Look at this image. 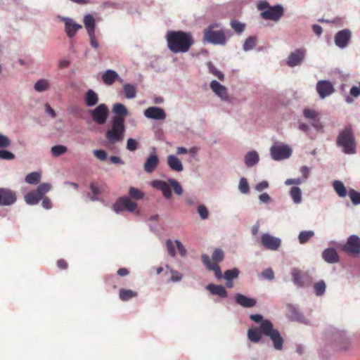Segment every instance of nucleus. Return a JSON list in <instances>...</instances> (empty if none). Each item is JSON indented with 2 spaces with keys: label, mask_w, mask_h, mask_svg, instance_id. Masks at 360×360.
Here are the masks:
<instances>
[{
  "label": "nucleus",
  "mask_w": 360,
  "mask_h": 360,
  "mask_svg": "<svg viewBox=\"0 0 360 360\" xmlns=\"http://www.w3.org/2000/svg\"><path fill=\"white\" fill-rule=\"evenodd\" d=\"M123 90L127 98L131 99L136 97V89L133 85L126 84L123 86Z\"/></svg>",
  "instance_id": "e433bc0d"
},
{
  "label": "nucleus",
  "mask_w": 360,
  "mask_h": 360,
  "mask_svg": "<svg viewBox=\"0 0 360 360\" xmlns=\"http://www.w3.org/2000/svg\"><path fill=\"white\" fill-rule=\"evenodd\" d=\"M348 195L351 199L353 205H357L360 204V193L357 192L353 188H351L348 191Z\"/></svg>",
  "instance_id": "a18cd8bd"
},
{
  "label": "nucleus",
  "mask_w": 360,
  "mask_h": 360,
  "mask_svg": "<svg viewBox=\"0 0 360 360\" xmlns=\"http://www.w3.org/2000/svg\"><path fill=\"white\" fill-rule=\"evenodd\" d=\"M51 188V186L50 184L49 183H42L41 184L37 190H35L39 194V195L43 198L44 197V195L50 191Z\"/></svg>",
  "instance_id": "8fccbe9b"
},
{
  "label": "nucleus",
  "mask_w": 360,
  "mask_h": 360,
  "mask_svg": "<svg viewBox=\"0 0 360 360\" xmlns=\"http://www.w3.org/2000/svg\"><path fill=\"white\" fill-rule=\"evenodd\" d=\"M15 155L9 151L5 150H0V159L3 160H13Z\"/></svg>",
  "instance_id": "052dcab7"
},
{
  "label": "nucleus",
  "mask_w": 360,
  "mask_h": 360,
  "mask_svg": "<svg viewBox=\"0 0 360 360\" xmlns=\"http://www.w3.org/2000/svg\"><path fill=\"white\" fill-rule=\"evenodd\" d=\"M303 115L307 119L317 122L319 121V114L314 110L306 108L303 110Z\"/></svg>",
  "instance_id": "58836bf2"
},
{
  "label": "nucleus",
  "mask_w": 360,
  "mask_h": 360,
  "mask_svg": "<svg viewBox=\"0 0 360 360\" xmlns=\"http://www.w3.org/2000/svg\"><path fill=\"white\" fill-rule=\"evenodd\" d=\"M84 23L88 34L95 32V20L91 15H85Z\"/></svg>",
  "instance_id": "72a5a7b5"
},
{
  "label": "nucleus",
  "mask_w": 360,
  "mask_h": 360,
  "mask_svg": "<svg viewBox=\"0 0 360 360\" xmlns=\"http://www.w3.org/2000/svg\"><path fill=\"white\" fill-rule=\"evenodd\" d=\"M63 20L65 25V32L70 38L73 37L76 32L82 28L81 25L74 22L72 19L65 18Z\"/></svg>",
  "instance_id": "4be33fe9"
},
{
  "label": "nucleus",
  "mask_w": 360,
  "mask_h": 360,
  "mask_svg": "<svg viewBox=\"0 0 360 360\" xmlns=\"http://www.w3.org/2000/svg\"><path fill=\"white\" fill-rule=\"evenodd\" d=\"M351 37L352 33L350 30L347 29L340 30L335 35V45L341 49L345 48L348 45Z\"/></svg>",
  "instance_id": "f3484780"
},
{
  "label": "nucleus",
  "mask_w": 360,
  "mask_h": 360,
  "mask_svg": "<svg viewBox=\"0 0 360 360\" xmlns=\"http://www.w3.org/2000/svg\"><path fill=\"white\" fill-rule=\"evenodd\" d=\"M118 77V74L115 70H108L103 74L102 80L105 84L112 85Z\"/></svg>",
  "instance_id": "bb28decb"
},
{
  "label": "nucleus",
  "mask_w": 360,
  "mask_h": 360,
  "mask_svg": "<svg viewBox=\"0 0 360 360\" xmlns=\"http://www.w3.org/2000/svg\"><path fill=\"white\" fill-rule=\"evenodd\" d=\"M239 274V271L238 269L234 268L233 269L227 270L224 272V278L227 281H230L234 278H238Z\"/></svg>",
  "instance_id": "de8ad7c7"
},
{
  "label": "nucleus",
  "mask_w": 360,
  "mask_h": 360,
  "mask_svg": "<svg viewBox=\"0 0 360 360\" xmlns=\"http://www.w3.org/2000/svg\"><path fill=\"white\" fill-rule=\"evenodd\" d=\"M284 10L281 5H276L269 7V9L262 11L260 16L262 19L278 21L283 15Z\"/></svg>",
  "instance_id": "9b49d317"
},
{
  "label": "nucleus",
  "mask_w": 360,
  "mask_h": 360,
  "mask_svg": "<svg viewBox=\"0 0 360 360\" xmlns=\"http://www.w3.org/2000/svg\"><path fill=\"white\" fill-rule=\"evenodd\" d=\"M271 158L274 160H280L288 158L292 153V150L287 145L274 144L270 149Z\"/></svg>",
  "instance_id": "1a4fd4ad"
},
{
  "label": "nucleus",
  "mask_w": 360,
  "mask_h": 360,
  "mask_svg": "<svg viewBox=\"0 0 360 360\" xmlns=\"http://www.w3.org/2000/svg\"><path fill=\"white\" fill-rule=\"evenodd\" d=\"M269 7H271V6L266 1H261L257 4L258 10L262 11L269 9Z\"/></svg>",
  "instance_id": "338daca9"
},
{
  "label": "nucleus",
  "mask_w": 360,
  "mask_h": 360,
  "mask_svg": "<svg viewBox=\"0 0 360 360\" xmlns=\"http://www.w3.org/2000/svg\"><path fill=\"white\" fill-rule=\"evenodd\" d=\"M152 186L160 190L162 193L164 197L167 199H169L172 197V191L170 186L173 188L174 193L176 195H181L183 193V188L179 181L174 179H169L168 182L161 181V180H155L152 182Z\"/></svg>",
  "instance_id": "39448f33"
},
{
  "label": "nucleus",
  "mask_w": 360,
  "mask_h": 360,
  "mask_svg": "<svg viewBox=\"0 0 360 360\" xmlns=\"http://www.w3.org/2000/svg\"><path fill=\"white\" fill-rule=\"evenodd\" d=\"M337 346L341 351H347L351 347V342L347 338H342L338 341Z\"/></svg>",
  "instance_id": "ea45409f"
},
{
  "label": "nucleus",
  "mask_w": 360,
  "mask_h": 360,
  "mask_svg": "<svg viewBox=\"0 0 360 360\" xmlns=\"http://www.w3.org/2000/svg\"><path fill=\"white\" fill-rule=\"evenodd\" d=\"M256 40L255 37H249L243 44V49L246 51L252 49L256 45Z\"/></svg>",
  "instance_id": "3c124183"
},
{
  "label": "nucleus",
  "mask_w": 360,
  "mask_h": 360,
  "mask_svg": "<svg viewBox=\"0 0 360 360\" xmlns=\"http://www.w3.org/2000/svg\"><path fill=\"white\" fill-rule=\"evenodd\" d=\"M262 333L259 330V328H250L248 330V338L252 342H258L262 339Z\"/></svg>",
  "instance_id": "2f4dec72"
},
{
  "label": "nucleus",
  "mask_w": 360,
  "mask_h": 360,
  "mask_svg": "<svg viewBox=\"0 0 360 360\" xmlns=\"http://www.w3.org/2000/svg\"><path fill=\"white\" fill-rule=\"evenodd\" d=\"M259 161V156L256 151H251L245 156V163L248 167H252Z\"/></svg>",
  "instance_id": "473e14b6"
},
{
  "label": "nucleus",
  "mask_w": 360,
  "mask_h": 360,
  "mask_svg": "<svg viewBox=\"0 0 360 360\" xmlns=\"http://www.w3.org/2000/svg\"><path fill=\"white\" fill-rule=\"evenodd\" d=\"M269 187V184L267 181H261L259 183H258L256 186H255V189L259 191V192H261L263 190Z\"/></svg>",
  "instance_id": "69168bd1"
},
{
  "label": "nucleus",
  "mask_w": 360,
  "mask_h": 360,
  "mask_svg": "<svg viewBox=\"0 0 360 360\" xmlns=\"http://www.w3.org/2000/svg\"><path fill=\"white\" fill-rule=\"evenodd\" d=\"M326 285L323 281H319L314 285V289L317 296L323 295L326 291Z\"/></svg>",
  "instance_id": "a19ab883"
},
{
  "label": "nucleus",
  "mask_w": 360,
  "mask_h": 360,
  "mask_svg": "<svg viewBox=\"0 0 360 360\" xmlns=\"http://www.w3.org/2000/svg\"><path fill=\"white\" fill-rule=\"evenodd\" d=\"M261 244L267 250L276 251L279 249L281 240L269 233H264L261 236Z\"/></svg>",
  "instance_id": "2eb2a0df"
},
{
  "label": "nucleus",
  "mask_w": 360,
  "mask_h": 360,
  "mask_svg": "<svg viewBox=\"0 0 360 360\" xmlns=\"http://www.w3.org/2000/svg\"><path fill=\"white\" fill-rule=\"evenodd\" d=\"M166 39L167 46L173 53H186L194 44L191 33L184 31H169Z\"/></svg>",
  "instance_id": "f257e3e1"
},
{
  "label": "nucleus",
  "mask_w": 360,
  "mask_h": 360,
  "mask_svg": "<svg viewBox=\"0 0 360 360\" xmlns=\"http://www.w3.org/2000/svg\"><path fill=\"white\" fill-rule=\"evenodd\" d=\"M125 132L124 121L122 117H113L112 119V126L105 134V138L111 143H115L124 139Z\"/></svg>",
  "instance_id": "20e7f679"
},
{
  "label": "nucleus",
  "mask_w": 360,
  "mask_h": 360,
  "mask_svg": "<svg viewBox=\"0 0 360 360\" xmlns=\"http://www.w3.org/2000/svg\"><path fill=\"white\" fill-rule=\"evenodd\" d=\"M42 200V206L45 209H51L52 207V202L51 200L47 197H43Z\"/></svg>",
  "instance_id": "774afa93"
},
{
  "label": "nucleus",
  "mask_w": 360,
  "mask_h": 360,
  "mask_svg": "<svg viewBox=\"0 0 360 360\" xmlns=\"http://www.w3.org/2000/svg\"><path fill=\"white\" fill-rule=\"evenodd\" d=\"M224 257V252L221 249H216L214 252L212 253V259L214 262H215L217 264V262H219L223 260Z\"/></svg>",
  "instance_id": "864d4df0"
},
{
  "label": "nucleus",
  "mask_w": 360,
  "mask_h": 360,
  "mask_svg": "<svg viewBox=\"0 0 360 360\" xmlns=\"http://www.w3.org/2000/svg\"><path fill=\"white\" fill-rule=\"evenodd\" d=\"M262 276L264 278L271 281L274 278V272L271 268H268L262 272Z\"/></svg>",
  "instance_id": "bf43d9fd"
},
{
  "label": "nucleus",
  "mask_w": 360,
  "mask_h": 360,
  "mask_svg": "<svg viewBox=\"0 0 360 360\" xmlns=\"http://www.w3.org/2000/svg\"><path fill=\"white\" fill-rule=\"evenodd\" d=\"M238 188L242 193L247 194L249 193L250 187L245 178H241L240 179Z\"/></svg>",
  "instance_id": "603ef678"
},
{
  "label": "nucleus",
  "mask_w": 360,
  "mask_h": 360,
  "mask_svg": "<svg viewBox=\"0 0 360 360\" xmlns=\"http://www.w3.org/2000/svg\"><path fill=\"white\" fill-rule=\"evenodd\" d=\"M127 148L130 151H134L138 148V142L136 140L129 138L127 141Z\"/></svg>",
  "instance_id": "4d7b16f0"
},
{
  "label": "nucleus",
  "mask_w": 360,
  "mask_h": 360,
  "mask_svg": "<svg viewBox=\"0 0 360 360\" xmlns=\"http://www.w3.org/2000/svg\"><path fill=\"white\" fill-rule=\"evenodd\" d=\"M159 164V158L155 153L150 154L143 165V169L147 173H152Z\"/></svg>",
  "instance_id": "412c9836"
},
{
  "label": "nucleus",
  "mask_w": 360,
  "mask_h": 360,
  "mask_svg": "<svg viewBox=\"0 0 360 360\" xmlns=\"http://www.w3.org/2000/svg\"><path fill=\"white\" fill-rule=\"evenodd\" d=\"M219 27V25L217 23L210 25L204 30L203 39L213 44H225L226 41L225 33Z\"/></svg>",
  "instance_id": "423d86ee"
},
{
  "label": "nucleus",
  "mask_w": 360,
  "mask_h": 360,
  "mask_svg": "<svg viewBox=\"0 0 360 360\" xmlns=\"http://www.w3.org/2000/svg\"><path fill=\"white\" fill-rule=\"evenodd\" d=\"M41 197L39 194L34 190L27 193L25 195V200L29 205H37L41 200Z\"/></svg>",
  "instance_id": "7c9ffc66"
},
{
  "label": "nucleus",
  "mask_w": 360,
  "mask_h": 360,
  "mask_svg": "<svg viewBox=\"0 0 360 360\" xmlns=\"http://www.w3.org/2000/svg\"><path fill=\"white\" fill-rule=\"evenodd\" d=\"M137 206V203L131 201L129 198L120 197L117 200L112 207L113 210L117 213L125 210L133 212L136 210Z\"/></svg>",
  "instance_id": "6e6552de"
},
{
  "label": "nucleus",
  "mask_w": 360,
  "mask_h": 360,
  "mask_svg": "<svg viewBox=\"0 0 360 360\" xmlns=\"http://www.w3.org/2000/svg\"><path fill=\"white\" fill-rule=\"evenodd\" d=\"M291 274L294 284L299 288L309 286L312 283L311 277L307 272L293 269L291 271Z\"/></svg>",
  "instance_id": "0eeeda50"
},
{
  "label": "nucleus",
  "mask_w": 360,
  "mask_h": 360,
  "mask_svg": "<svg viewBox=\"0 0 360 360\" xmlns=\"http://www.w3.org/2000/svg\"><path fill=\"white\" fill-rule=\"evenodd\" d=\"M49 86V83L46 79H39L34 84V89L38 92L46 91Z\"/></svg>",
  "instance_id": "37998d69"
},
{
  "label": "nucleus",
  "mask_w": 360,
  "mask_h": 360,
  "mask_svg": "<svg viewBox=\"0 0 360 360\" xmlns=\"http://www.w3.org/2000/svg\"><path fill=\"white\" fill-rule=\"evenodd\" d=\"M202 261L209 270L214 271L217 278L219 279L222 278V273L219 266L217 264L212 263L208 255H202Z\"/></svg>",
  "instance_id": "6ab92c4d"
},
{
  "label": "nucleus",
  "mask_w": 360,
  "mask_h": 360,
  "mask_svg": "<svg viewBox=\"0 0 360 360\" xmlns=\"http://www.w3.org/2000/svg\"><path fill=\"white\" fill-rule=\"evenodd\" d=\"M166 246L167 249V252L169 255L172 257H174L176 255L175 248L173 242L171 240H167L166 241Z\"/></svg>",
  "instance_id": "680f3d73"
},
{
  "label": "nucleus",
  "mask_w": 360,
  "mask_h": 360,
  "mask_svg": "<svg viewBox=\"0 0 360 360\" xmlns=\"http://www.w3.org/2000/svg\"><path fill=\"white\" fill-rule=\"evenodd\" d=\"M68 150L66 146L63 145H57L54 146L51 148V154L54 157H58L64 153H65Z\"/></svg>",
  "instance_id": "79ce46f5"
},
{
  "label": "nucleus",
  "mask_w": 360,
  "mask_h": 360,
  "mask_svg": "<svg viewBox=\"0 0 360 360\" xmlns=\"http://www.w3.org/2000/svg\"><path fill=\"white\" fill-rule=\"evenodd\" d=\"M112 112L115 114V117H122L124 121H125V117L128 115L127 108L120 103H117L113 105Z\"/></svg>",
  "instance_id": "cd10ccee"
},
{
  "label": "nucleus",
  "mask_w": 360,
  "mask_h": 360,
  "mask_svg": "<svg viewBox=\"0 0 360 360\" xmlns=\"http://www.w3.org/2000/svg\"><path fill=\"white\" fill-rule=\"evenodd\" d=\"M206 289L208 290L211 294L218 295L221 298H226L228 296V292L223 285L210 283L206 286Z\"/></svg>",
  "instance_id": "b1692460"
},
{
  "label": "nucleus",
  "mask_w": 360,
  "mask_h": 360,
  "mask_svg": "<svg viewBox=\"0 0 360 360\" xmlns=\"http://www.w3.org/2000/svg\"><path fill=\"white\" fill-rule=\"evenodd\" d=\"M316 91L321 99L333 94L335 92L333 84L329 80H319L316 86Z\"/></svg>",
  "instance_id": "4468645a"
},
{
  "label": "nucleus",
  "mask_w": 360,
  "mask_h": 360,
  "mask_svg": "<svg viewBox=\"0 0 360 360\" xmlns=\"http://www.w3.org/2000/svg\"><path fill=\"white\" fill-rule=\"evenodd\" d=\"M235 300L237 304L246 308L253 307L257 303L255 299L248 297L240 293L236 295Z\"/></svg>",
  "instance_id": "5701e85b"
},
{
  "label": "nucleus",
  "mask_w": 360,
  "mask_h": 360,
  "mask_svg": "<svg viewBox=\"0 0 360 360\" xmlns=\"http://www.w3.org/2000/svg\"><path fill=\"white\" fill-rule=\"evenodd\" d=\"M336 144L342 148L345 154L356 153V141L353 129L351 126H347L341 130L337 137Z\"/></svg>",
  "instance_id": "7ed1b4c3"
},
{
  "label": "nucleus",
  "mask_w": 360,
  "mask_h": 360,
  "mask_svg": "<svg viewBox=\"0 0 360 360\" xmlns=\"http://www.w3.org/2000/svg\"><path fill=\"white\" fill-rule=\"evenodd\" d=\"M98 102V96L96 92L89 89L85 95V103L89 107H92Z\"/></svg>",
  "instance_id": "c85d7f7f"
},
{
  "label": "nucleus",
  "mask_w": 360,
  "mask_h": 360,
  "mask_svg": "<svg viewBox=\"0 0 360 360\" xmlns=\"http://www.w3.org/2000/svg\"><path fill=\"white\" fill-rule=\"evenodd\" d=\"M250 318L256 323L261 322L259 330L264 335L270 338L276 349H283V339L280 332L274 328L273 323L269 320H263V316L260 314H252Z\"/></svg>",
  "instance_id": "f03ea898"
},
{
  "label": "nucleus",
  "mask_w": 360,
  "mask_h": 360,
  "mask_svg": "<svg viewBox=\"0 0 360 360\" xmlns=\"http://www.w3.org/2000/svg\"><path fill=\"white\" fill-rule=\"evenodd\" d=\"M91 115L93 120L98 124H103L107 120L108 109L105 104L98 105L94 110H91Z\"/></svg>",
  "instance_id": "ddd939ff"
},
{
  "label": "nucleus",
  "mask_w": 360,
  "mask_h": 360,
  "mask_svg": "<svg viewBox=\"0 0 360 360\" xmlns=\"http://www.w3.org/2000/svg\"><path fill=\"white\" fill-rule=\"evenodd\" d=\"M314 233L312 231H302L300 233L298 238L301 244L307 243L313 236Z\"/></svg>",
  "instance_id": "09e8293b"
},
{
  "label": "nucleus",
  "mask_w": 360,
  "mask_h": 360,
  "mask_svg": "<svg viewBox=\"0 0 360 360\" xmlns=\"http://www.w3.org/2000/svg\"><path fill=\"white\" fill-rule=\"evenodd\" d=\"M307 53V50L300 48L291 52L286 60V65L289 67H295L300 65L304 61Z\"/></svg>",
  "instance_id": "f8f14e48"
},
{
  "label": "nucleus",
  "mask_w": 360,
  "mask_h": 360,
  "mask_svg": "<svg viewBox=\"0 0 360 360\" xmlns=\"http://www.w3.org/2000/svg\"><path fill=\"white\" fill-rule=\"evenodd\" d=\"M41 175L39 172H34L28 174L25 177V181L30 184H37L40 181Z\"/></svg>",
  "instance_id": "4c0bfd02"
},
{
  "label": "nucleus",
  "mask_w": 360,
  "mask_h": 360,
  "mask_svg": "<svg viewBox=\"0 0 360 360\" xmlns=\"http://www.w3.org/2000/svg\"><path fill=\"white\" fill-rule=\"evenodd\" d=\"M167 164L174 171L181 172L184 169L181 162L174 155H170L167 157Z\"/></svg>",
  "instance_id": "a878e982"
},
{
  "label": "nucleus",
  "mask_w": 360,
  "mask_h": 360,
  "mask_svg": "<svg viewBox=\"0 0 360 360\" xmlns=\"http://www.w3.org/2000/svg\"><path fill=\"white\" fill-rule=\"evenodd\" d=\"M144 115L150 119L162 120L166 117L163 109L158 107H149L144 111Z\"/></svg>",
  "instance_id": "a211bd4d"
},
{
  "label": "nucleus",
  "mask_w": 360,
  "mask_h": 360,
  "mask_svg": "<svg viewBox=\"0 0 360 360\" xmlns=\"http://www.w3.org/2000/svg\"><path fill=\"white\" fill-rule=\"evenodd\" d=\"M333 188L340 197H345L347 195V191L343 183L340 181H335L333 182Z\"/></svg>",
  "instance_id": "f704fd0d"
},
{
  "label": "nucleus",
  "mask_w": 360,
  "mask_h": 360,
  "mask_svg": "<svg viewBox=\"0 0 360 360\" xmlns=\"http://www.w3.org/2000/svg\"><path fill=\"white\" fill-rule=\"evenodd\" d=\"M211 89L220 97L222 100H228L229 96L226 88L221 85L219 82L216 80H213L210 83Z\"/></svg>",
  "instance_id": "aec40b11"
},
{
  "label": "nucleus",
  "mask_w": 360,
  "mask_h": 360,
  "mask_svg": "<svg viewBox=\"0 0 360 360\" xmlns=\"http://www.w3.org/2000/svg\"><path fill=\"white\" fill-rule=\"evenodd\" d=\"M89 36V38H90V44L91 45V46L94 49H98V43L96 39V36H95V32H92V33H89L88 34Z\"/></svg>",
  "instance_id": "0e129e2a"
},
{
  "label": "nucleus",
  "mask_w": 360,
  "mask_h": 360,
  "mask_svg": "<svg viewBox=\"0 0 360 360\" xmlns=\"http://www.w3.org/2000/svg\"><path fill=\"white\" fill-rule=\"evenodd\" d=\"M342 249L352 256L359 255L360 254V238L356 235L350 236Z\"/></svg>",
  "instance_id": "9d476101"
},
{
  "label": "nucleus",
  "mask_w": 360,
  "mask_h": 360,
  "mask_svg": "<svg viewBox=\"0 0 360 360\" xmlns=\"http://www.w3.org/2000/svg\"><path fill=\"white\" fill-rule=\"evenodd\" d=\"M138 292L129 289L121 288L119 292V297L122 301L126 302L137 297Z\"/></svg>",
  "instance_id": "c756f323"
},
{
  "label": "nucleus",
  "mask_w": 360,
  "mask_h": 360,
  "mask_svg": "<svg viewBox=\"0 0 360 360\" xmlns=\"http://www.w3.org/2000/svg\"><path fill=\"white\" fill-rule=\"evenodd\" d=\"M322 257L328 263H336L339 260V256L333 248L326 249L322 253Z\"/></svg>",
  "instance_id": "393cba45"
},
{
  "label": "nucleus",
  "mask_w": 360,
  "mask_h": 360,
  "mask_svg": "<svg viewBox=\"0 0 360 360\" xmlns=\"http://www.w3.org/2000/svg\"><path fill=\"white\" fill-rule=\"evenodd\" d=\"M129 195L134 200H141L144 197V194L142 191L132 186L129 189Z\"/></svg>",
  "instance_id": "49530a36"
},
{
  "label": "nucleus",
  "mask_w": 360,
  "mask_h": 360,
  "mask_svg": "<svg viewBox=\"0 0 360 360\" xmlns=\"http://www.w3.org/2000/svg\"><path fill=\"white\" fill-rule=\"evenodd\" d=\"M290 196L293 202L296 204L302 201V192L299 187L293 186L290 189Z\"/></svg>",
  "instance_id": "c9c22d12"
},
{
  "label": "nucleus",
  "mask_w": 360,
  "mask_h": 360,
  "mask_svg": "<svg viewBox=\"0 0 360 360\" xmlns=\"http://www.w3.org/2000/svg\"><path fill=\"white\" fill-rule=\"evenodd\" d=\"M90 189L91 191L92 195L90 196V199L92 201H95L98 200V195L101 194V190L98 186V184L96 182H92L90 184Z\"/></svg>",
  "instance_id": "c03bdc74"
},
{
  "label": "nucleus",
  "mask_w": 360,
  "mask_h": 360,
  "mask_svg": "<svg viewBox=\"0 0 360 360\" xmlns=\"http://www.w3.org/2000/svg\"><path fill=\"white\" fill-rule=\"evenodd\" d=\"M94 155L97 159L101 161L105 160L108 156V154L105 152V150L101 149L94 150Z\"/></svg>",
  "instance_id": "13d9d810"
},
{
  "label": "nucleus",
  "mask_w": 360,
  "mask_h": 360,
  "mask_svg": "<svg viewBox=\"0 0 360 360\" xmlns=\"http://www.w3.org/2000/svg\"><path fill=\"white\" fill-rule=\"evenodd\" d=\"M17 200L16 193L6 188H0V205L8 206L15 202Z\"/></svg>",
  "instance_id": "dca6fc26"
},
{
  "label": "nucleus",
  "mask_w": 360,
  "mask_h": 360,
  "mask_svg": "<svg viewBox=\"0 0 360 360\" xmlns=\"http://www.w3.org/2000/svg\"><path fill=\"white\" fill-rule=\"evenodd\" d=\"M198 212L202 219H206L209 217L208 210L204 205H198Z\"/></svg>",
  "instance_id": "5fc2aeb1"
},
{
  "label": "nucleus",
  "mask_w": 360,
  "mask_h": 360,
  "mask_svg": "<svg viewBox=\"0 0 360 360\" xmlns=\"http://www.w3.org/2000/svg\"><path fill=\"white\" fill-rule=\"evenodd\" d=\"M231 27L238 33H241L245 29V25L237 20L231 21Z\"/></svg>",
  "instance_id": "6e6d98bb"
},
{
  "label": "nucleus",
  "mask_w": 360,
  "mask_h": 360,
  "mask_svg": "<svg viewBox=\"0 0 360 360\" xmlns=\"http://www.w3.org/2000/svg\"><path fill=\"white\" fill-rule=\"evenodd\" d=\"M11 145V140L6 136L0 134V148H6Z\"/></svg>",
  "instance_id": "e2e57ef3"
}]
</instances>
